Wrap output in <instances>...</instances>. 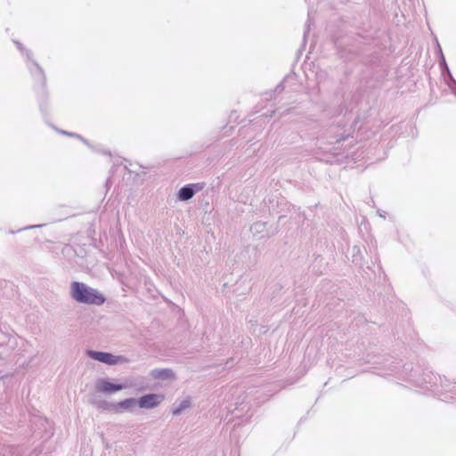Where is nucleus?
<instances>
[{"label": "nucleus", "mask_w": 456, "mask_h": 456, "mask_svg": "<svg viewBox=\"0 0 456 456\" xmlns=\"http://www.w3.org/2000/svg\"><path fill=\"white\" fill-rule=\"evenodd\" d=\"M87 355L98 362L109 364V365H114L120 362H122L123 358L121 356H115L110 353H104V352H96L89 350L87 351Z\"/></svg>", "instance_id": "f03ea898"}, {"label": "nucleus", "mask_w": 456, "mask_h": 456, "mask_svg": "<svg viewBox=\"0 0 456 456\" xmlns=\"http://www.w3.org/2000/svg\"><path fill=\"white\" fill-rule=\"evenodd\" d=\"M136 403H137V401L135 399L128 398V399H126V400H123V401L118 403L114 406V411L116 412H122L124 411L132 409L133 407L135 406Z\"/></svg>", "instance_id": "39448f33"}, {"label": "nucleus", "mask_w": 456, "mask_h": 456, "mask_svg": "<svg viewBox=\"0 0 456 456\" xmlns=\"http://www.w3.org/2000/svg\"><path fill=\"white\" fill-rule=\"evenodd\" d=\"M71 296L79 303L98 305L103 304L105 300L104 297L97 290L77 281H74L71 284Z\"/></svg>", "instance_id": "f257e3e1"}, {"label": "nucleus", "mask_w": 456, "mask_h": 456, "mask_svg": "<svg viewBox=\"0 0 456 456\" xmlns=\"http://www.w3.org/2000/svg\"><path fill=\"white\" fill-rule=\"evenodd\" d=\"M125 387H126V386L121 384H113L105 379L99 380L96 385L97 390L102 393H115Z\"/></svg>", "instance_id": "20e7f679"}, {"label": "nucleus", "mask_w": 456, "mask_h": 456, "mask_svg": "<svg viewBox=\"0 0 456 456\" xmlns=\"http://www.w3.org/2000/svg\"><path fill=\"white\" fill-rule=\"evenodd\" d=\"M164 398L163 395L150 394L142 396L137 403L141 408L150 409L158 406Z\"/></svg>", "instance_id": "7ed1b4c3"}, {"label": "nucleus", "mask_w": 456, "mask_h": 456, "mask_svg": "<svg viewBox=\"0 0 456 456\" xmlns=\"http://www.w3.org/2000/svg\"><path fill=\"white\" fill-rule=\"evenodd\" d=\"M189 405L190 402L188 400L183 401L179 408L175 409L173 411V414L176 415L180 413L182 410L186 409L187 407H189Z\"/></svg>", "instance_id": "0eeeda50"}, {"label": "nucleus", "mask_w": 456, "mask_h": 456, "mask_svg": "<svg viewBox=\"0 0 456 456\" xmlns=\"http://www.w3.org/2000/svg\"><path fill=\"white\" fill-rule=\"evenodd\" d=\"M194 191L191 187H183L179 191V199L187 200L192 198Z\"/></svg>", "instance_id": "423d86ee"}]
</instances>
